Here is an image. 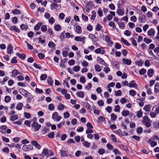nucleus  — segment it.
<instances>
[{
	"mask_svg": "<svg viewBox=\"0 0 159 159\" xmlns=\"http://www.w3.org/2000/svg\"><path fill=\"white\" fill-rule=\"evenodd\" d=\"M61 118L62 117L61 116H58V114L57 112H55L52 114V118L54 121H59Z\"/></svg>",
	"mask_w": 159,
	"mask_h": 159,
	"instance_id": "obj_1",
	"label": "nucleus"
},
{
	"mask_svg": "<svg viewBox=\"0 0 159 159\" xmlns=\"http://www.w3.org/2000/svg\"><path fill=\"white\" fill-rule=\"evenodd\" d=\"M143 122L145 123V125L146 127H149L151 125V123L149 122L150 120L148 118V117L147 116H145L143 117Z\"/></svg>",
	"mask_w": 159,
	"mask_h": 159,
	"instance_id": "obj_2",
	"label": "nucleus"
},
{
	"mask_svg": "<svg viewBox=\"0 0 159 159\" xmlns=\"http://www.w3.org/2000/svg\"><path fill=\"white\" fill-rule=\"evenodd\" d=\"M32 127L34 128L35 131H38L41 127V125L37 122L34 121L32 124Z\"/></svg>",
	"mask_w": 159,
	"mask_h": 159,
	"instance_id": "obj_3",
	"label": "nucleus"
},
{
	"mask_svg": "<svg viewBox=\"0 0 159 159\" xmlns=\"http://www.w3.org/2000/svg\"><path fill=\"white\" fill-rule=\"evenodd\" d=\"M33 147L31 145H24L22 147V149L23 151L26 152L32 150L33 149Z\"/></svg>",
	"mask_w": 159,
	"mask_h": 159,
	"instance_id": "obj_4",
	"label": "nucleus"
},
{
	"mask_svg": "<svg viewBox=\"0 0 159 159\" xmlns=\"http://www.w3.org/2000/svg\"><path fill=\"white\" fill-rule=\"evenodd\" d=\"M138 20L140 23H144L146 21V16L143 14H140L138 17Z\"/></svg>",
	"mask_w": 159,
	"mask_h": 159,
	"instance_id": "obj_5",
	"label": "nucleus"
},
{
	"mask_svg": "<svg viewBox=\"0 0 159 159\" xmlns=\"http://www.w3.org/2000/svg\"><path fill=\"white\" fill-rule=\"evenodd\" d=\"M105 40L107 43L108 45L111 46L113 43V42L110 40L111 38L108 35H106L105 37Z\"/></svg>",
	"mask_w": 159,
	"mask_h": 159,
	"instance_id": "obj_6",
	"label": "nucleus"
},
{
	"mask_svg": "<svg viewBox=\"0 0 159 159\" xmlns=\"http://www.w3.org/2000/svg\"><path fill=\"white\" fill-rule=\"evenodd\" d=\"M86 38L84 37H80L79 36H76L75 38V40L77 41H80L83 43H85V40Z\"/></svg>",
	"mask_w": 159,
	"mask_h": 159,
	"instance_id": "obj_7",
	"label": "nucleus"
},
{
	"mask_svg": "<svg viewBox=\"0 0 159 159\" xmlns=\"http://www.w3.org/2000/svg\"><path fill=\"white\" fill-rule=\"evenodd\" d=\"M155 33V30L153 28H151L148 31V35L149 36L153 37L154 36Z\"/></svg>",
	"mask_w": 159,
	"mask_h": 159,
	"instance_id": "obj_8",
	"label": "nucleus"
},
{
	"mask_svg": "<svg viewBox=\"0 0 159 159\" xmlns=\"http://www.w3.org/2000/svg\"><path fill=\"white\" fill-rule=\"evenodd\" d=\"M138 86L137 84L135 83V81L134 80H132L129 83L128 87H133L137 89Z\"/></svg>",
	"mask_w": 159,
	"mask_h": 159,
	"instance_id": "obj_9",
	"label": "nucleus"
},
{
	"mask_svg": "<svg viewBox=\"0 0 159 159\" xmlns=\"http://www.w3.org/2000/svg\"><path fill=\"white\" fill-rule=\"evenodd\" d=\"M31 143L38 149H40L41 148V146L36 141H32Z\"/></svg>",
	"mask_w": 159,
	"mask_h": 159,
	"instance_id": "obj_10",
	"label": "nucleus"
},
{
	"mask_svg": "<svg viewBox=\"0 0 159 159\" xmlns=\"http://www.w3.org/2000/svg\"><path fill=\"white\" fill-rule=\"evenodd\" d=\"M123 64L127 65H129L131 63V61L130 59L125 58H123L122 59Z\"/></svg>",
	"mask_w": 159,
	"mask_h": 159,
	"instance_id": "obj_11",
	"label": "nucleus"
},
{
	"mask_svg": "<svg viewBox=\"0 0 159 159\" xmlns=\"http://www.w3.org/2000/svg\"><path fill=\"white\" fill-rule=\"evenodd\" d=\"M9 30H14L16 32L19 33L20 32V30L17 27H16L15 25H13L12 26H10L9 27Z\"/></svg>",
	"mask_w": 159,
	"mask_h": 159,
	"instance_id": "obj_12",
	"label": "nucleus"
},
{
	"mask_svg": "<svg viewBox=\"0 0 159 159\" xmlns=\"http://www.w3.org/2000/svg\"><path fill=\"white\" fill-rule=\"evenodd\" d=\"M148 143H149L150 146L152 147H154L157 144V143L156 142L152 141V139H149L148 140Z\"/></svg>",
	"mask_w": 159,
	"mask_h": 159,
	"instance_id": "obj_13",
	"label": "nucleus"
},
{
	"mask_svg": "<svg viewBox=\"0 0 159 159\" xmlns=\"http://www.w3.org/2000/svg\"><path fill=\"white\" fill-rule=\"evenodd\" d=\"M116 13L118 15L120 16H123L124 14V12L122 8L118 9L117 10Z\"/></svg>",
	"mask_w": 159,
	"mask_h": 159,
	"instance_id": "obj_14",
	"label": "nucleus"
},
{
	"mask_svg": "<svg viewBox=\"0 0 159 159\" xmlns=\"http://www.w3.org/2000/svg\"><path fill=\"white\" fill-rule=\"evenodd\" d=\"M101 48L102 50H101V48H100L95 49L94 51L95 52L97 53H101L102 54H104L105 53V51L103 49V48Z\"/></svg>",
	"mask_w": 159,
	"mask_h": 159,
	"instance_id": "obj_15",
	"label": "nucleus"
},
{
	"mask_svg": "<svg viewBox=\"0 0 159 159\" xmlns=\"http://www.w3.org/2000/svg\"><path fill=\"white\" fill-rule=\"evenodd\" d=\"M60 155L61 157H66L68 156L67 151H66L61 150L60 151Z\"/></svg>",
	"mask_w": 159,
	"mask_h": 159,
	"instance_id": "obj_16",
	"label": "nucleus"
},
{
	"mask_svg": "<svg viewBox=\"0 0 159 159\" xmlns=\"http://www.w3.org/2000/svg\"><path fill=\"white\" fill-rule=\"evenodd\" d=\"M97 60L98 62L100 64H101L104 66L106 65V63L100 57H97Z\"/></svg>",
	"mask_w": 159,
	"mask_h": 159,
	"instance_id": "obj_17",
	"label": "nucleus"
},
{
	"mask_svg": "<svg viewBox=\"0 0 159 159\" xmlns=\"http://www.w3.org/2000/svg\"><path fill=\"white\" fill-rule=\"evenodd\" d=\"M7 53L11 54L12 52V48L11 44H9L7 48Z\"/></svg>",
	"mask_w": 159,
	"mask_h": 159,
	"instance_id": "obj_18",
	"label": "nucleus"
},
{
	"mask_svg": "<svg viewBox=\"0 0 159 159\" xmlns=\"http://www.w3.org/2000/svg\"><path fill=\"white\" fill-rule=\"evenodd\" d=\"M7 127L6 125H3L0 128V131L2 133H5Z\"/></svg>",
	"mask_w": 159,
	"mask_h": 159,
	"instance_id": "obj_19",
	"label": "nucleus"
},
{
	"mask_svg": "<svg viewBox=\"0 0 159 159\" xmlns=\"http://www.w3.org/2000/svg\"><path fill=\"white\" fill-rule=\"evenodd\" d=\"M77 96L80 98H83L84 96V92L81 91H78L76 93Z\"/></svg>",
	"mask_w": 159,
	"mask_h": 159,
	"instance_id": "obj_20",
	"label": "nucleus"
},
{
	"mask_svg": "<svg viewBox=\"0 0 159 159\" xmlns=\"http://www.w3.org/2000/svg\"><path fill=\"white\" fill-rule=\"evenodd\" d=\"M75 31L78 34H80L82 32L81 27L79 25H77L75 27Z\"/></svg>",
	"mask_w": 159,
	"mask_h": 159,
	"instance_id": "obj_21",
	"label": "nucleus"
},
{
	"mask_svg": "<svg viewBox=\"0 0 159 159\" xmlns=\"http://www.w3.org/2000/svg\"><path fill=\"white\" fill-rule=\"evenodd\" d=\"M89 37L92 39L93 41H96L98 40V38L94 34H89Z\"/></svg>",
	"mask_w": 159,
	"mask_h": 159,
	"instance_id": "obj_22",
	"label": "nucleus"
},
{
	"mask_svg": "<svg viewBox=\"0 0 159 159\" xmlns=\"http://www.w3.org/2000/svg\"><path fill=\"white\" fill-rule=\"evenodd\" d=\"M12 76L15 77L18 74H20V73L17 69L14 70L12 72Z\"/></svg>",
	"mask_w": 159,
	"mask_h": 159,
	"instance_id": "obj_23",
	"label": "nucleus"
},
{
	"mask_svg": "<svg viewBox=\"0 0 159 159\" xmlns=\"http://www.w3.org/2000/svg\"><path fill=\"white\" fill-rule=\"evenodd\" d=\"M42 25L41 22H39L34 27V30H38L40 29V26Z\"/></svg>",
	"mask_w": 159,
	"mask_h": 159,
	"instance_id": "obj_24",
	"label": "nucleus"
},
{
	"mask_svg": "<svg viewBox=\"0 0 159 159\" xmlns=\"http://www.w3.org/2000/svg\"><path fill=\"white\" fill-rule=\"evenodd\" d=\"M23 106V104L22 102H20L17 104L16 107V108L18 110H21Z\"/></svg>",
	"mask_w": 159,
	"mask_h": 159,
	"instance_id": "obj_25",
	"label": "nucleus"
},
{
	"mask_svg": "<svg viewBox=\"0 0 159 159\" xmlns=\"http://www.w3.org/2000/svg\"><path fill=\"white\" fill-rule=\"evenodd\" d=\"M16 55L22 60L24 59L26 57V55L24 54H20L19 53H17Z\"/></svg>",
	"mask_w": 159,
	"mask_h": 159,
	"instance_id": "obj_26",
	"label": "nucleus"
},
{
	"mask_svg": "<svg viewBox=\"0 0 159 159\" xmlns=\"http://www.w3.org/2000/svg\"><path fill=\"white\" fill-rule=\"evenodd\" d=\"M154 73V71L152 69H149L147 72L148 75L150 77L152 76Z\"/></svg>",
	"mask_w": 159,
	"mask_h": 159,
	"instance_id": "obj_27",
	"label": "nucleus"
},
{
	"mask_svg": "<svg viewBox=\"0 0 159 159\" xmlns=\"http://www.w3.org/2000/svg\"><path fill=\"white\" fill-rule=\"evenodd\" d=\"M152 107L151 105H146L143 108V109L146 111H150Z\"/></svg>",
	"mask_w": 159,
	"mask_h": 159,
	"instance_id": "obj_28",
	"label": "nucleus"
},
{
	"mask_svg": "<svg viewBox=\"0 0 159 159\" xmlns=\"http://www.w3.org/2000/svg\"><path fill=\"white\" fill-rule=\"evenodd\" d=\"M122 115L123 116H126L129 114V111L128 110H124L121 113Z\"/></svg>",
	"mask_w": 159,
	"mask_h": 159,
	"instance_id": "obj_29",
	"label": "nucleus"
},
{
	"mask_svg": "<svg viewBox=\"0 0 159 159\" xmlns=\"http://www.w3.org/2000/svg\"><path fill=\"white\" fill-rule=\"evenodd\" d=\"M143 112L141 110H140L138 112H137L136 116L138 117L139 118H141L143 116Z\"/></svg>",
	"mask_w": 159,
	"mask_h": 159,
	"instance_id": "obj_30",
	"label": "nucleus"
},
{
	"mask_svg": "<svg viewBox=\"0 0 159 159\" xmlns=\"http://www.w3.org/2000/svg\"><path fill=\"white\" fill-rule=\"evenodd\" d=\"M18 118V116L17 115L12 116L10 117V120L11 121H13L17 119Z\"/></svg>",
	"mask_w": 159,
	"mask_h": 159,
	"instance_id": "obj_31",
	"label": "nucleus"
},
{
	"mask_svg": "<svg viewBox=\"0 0 159 159\" xmlns=\"http://www.w3.org/2000/svg\"><path fill=\"white\" fill-rule=\"evenodd\" d=\"M83 146L86 148H89L90 145V143L88 141H85L83 143Z\"/></svg>",
	"mask_w": 159,
	"mask_h": 159,
	"instance_id": "obj_32",
	"label": "nucleus"
},
{
	"mask_svg": "<svg viewBox=\"0 0 159 159\" xmlns=\"http://www.w3.org/2000/svg\"><path fill=\"white\" fill-rule=\"evenodd\" d=\"M95 68L96 71L97 72H100L101 70L100 66L98 64H96L95 66Z\"/></svg>",
	"mask_w": 159,
	"mask_h": 159,
	"instance_id": "obj_33",
	"label": "nucleus"
},
{
	"mask_svg": "<svg viewBox=\"0 0 159 159\" xmlns=\"http://www.w3.org/2000/svg\"><path fill=\"white\" fill-rule=\"evenodd\" d=\"M113 152L114 153L115 155H120L121 153L119 150L116 148H114L113 149Z\"/></svg>",
	"mask_w": 159,
	"mask_h": 159,
	"instance_id": "obj_34",
	"label": "nucleus"
},
{
	"mask_svg": "<svg viewBox=\"0 0 159 159\" xmlns=\"http://www.w3.org/2000/svg\"><path fill=\"white\" fill-rule=\"evenodd\" d=\"M51 9L52 10H53L54 9H57L58 7V5L56 3H54L53 4H52L51 5Z\"/></svg>",
	"mask_w": 159,
	"mask_h": 159,
	"instance_id": "obj_35",
	"label": "nucleus"
},
{
	"mask_svg": "<svg viewBox=\"0 0 159 159\" xmlns=\"http://www.w3.org/2000/svg\"><path fill=\"white\" fill-rule=\"evenodd\" d=\"M114 92L115 93V95L117 96H121L122 94L121 91L120 90H119L117 91H115Z\"/></svg>",
	"mask_w": 159,
	"mask_h": 159,
	"instance_id": "obj_36",
	"label": "nucleus"
},
{
	"mask_svg": "<svg viewBox=\"0 0 159 159\" xmlns=\"http://www.w3.org/2000/svg\"><path fill=\"white\" fill-rule=\"evenodd\" d=\"M12 12L14 14H18L21 13V11L19 10L15 9L12 11Z\"/></svg>",
	"mask_w": 159,
	"mask_h": 159,
	"instance_id": "obj_37",
	"label": "nucleus"
},
{
	"mask_svg": "<svg viewBox=\"0 0 159 159\" xmlns=\"http://www.w3.org/2000/svg\"><path fill=\"white\" fill-rule=\"evenodd\" d=\"M129 94L132 97H134L136 95V92L134 90L132 89L129 91Z\"/></svg>",
	"mask_w": 159,
	"mask_h": 159,
	"instance_id": "obj_38",
	"label": "nucleus"
},
{
	"mask_svg": "<svg viewBox=\"0 0 159 159\" xmlns=\"http://www.w3.org/2000/svg\"><path fill=\"white\" fill-rule=\"evenodd\" d=\"M111 140L113 142L116 143L117 142V139L113 134L111 135Z\"/></svg>",
	"mask_w": 159,
	"mask_h": 159,
	"instance_id": "obj_39",
	"label": "nucleus"
},
{
	"mask_svg": "<svg viewBox=\"0 0 159 159\" xmlns=\"http://www.w3.org/2000/svg\"><path fill=\"white\" fill-rule=\"evenodd\" d=\"M65 121L64 120H63L61 122L58 124L57 125V128L59 129L60 128L62 125L65 124Z\"/></svg>",
	"mask_w": 159,
	"mask_h": 159,
	"instance_id": "obj_40",
	"label": "nucleus"
},
{
	"mask_svg": "<svg viewBox=\"0 0 159 159\" xmlns=\"http://www.w3.org/2000/svg\"><path fill=\"white\" fill-rule=\"evenodd\" d=\"M47 77V75L46 74H42L40 76V79L41 80H45Z\"/></svg>",
	"mask_w": 159,
	"mask_h": 159,
	"instance_id": "obj_41",
	"label": "nucleus"
},
{
	"mask_svg": "<svg viewBox=\"0 0 159 159\" xmlns=\"http://www.w3.org/2000/svg\"><path fill=\"white\" fill-rule=\"evenodd\" d=\"M105 119L102 116H99L98 118V122H102L105 121Z\"/></svg>",
	"mask_w": 159,
	"mask_h": 159,
	"instance_id": "obj_42",
	"label": "nucleus"
},
{
	"mask_svg": "<svg viewBox=\"0 0 159 159\" xmlns=\"http://www.w3.org/2000/svg\"><path fill=\"white\" fill-rule=\"evenodd\" d=\"M108 25L112 27L113 29H116V26L115 25V23L114 22L111 21L110 22L108 23Z\"/></svg>",
	"mask_w": 159,
	"mask_h": 159,
	"instance_id": "obj_43",
	"label": "nucleus"
},
{
	"mask_svg": "<svg viewBox=\"0 0 159 159\" xmlns=\"http://www.w3.org/2000/svg\"><path fill=\"white\" fill-rule=\"evenodd\" d=\"M118 24L119 27L121 29H124L125 27L124 22H118Z\"/></svg>",
	"mask_w": 159,
	"mask_h": 159,
	"instance_id": "obj_44",
	"label": "nucleus"
},
{
	"mask_svg": "<svg viewBox=\"0 0 159 159\" xmlns=\"http://www.w3.org/2000/svg\"><path fill=\"white\" fill-rule=\"evenodd\" d=\"M146 72V70L144 68L141 69L139 71V74L140 75H143Z\"/></svg>",
	"mask_w": 159,
	"mask_h": 159,
	"instance_id": "obj_45",
	"label": "nucleus"
},
{
	"mask_svg": "<svg viewBox=\"0 0 159 159\" xmlns=\"http://www.w3.org/2000/svg\"><path fill=\"white\" fill-rule=\"evenodd\" d=\"M55 107L52 103L49 104L48 106V108L50 111H53Z\"/></svg>",
	"mask_w": 159,
	"mask_h": 159,
	"instance_id": "obj_46",
	"label": "nucleus"
},
{
	"mask_svg": "<svg viewBox=\"0 0 159 159\" xmlns=\"http://www.w3.org/2000/svg\"><path fill=\"white\" fill-rule=\"evenodd\" d=\"M147 51L148 52V53L149 54V55L151 56H152L153 57H154V58L155 59V58L156 57L155 56L154 54L152 51L150 49H148L147 50Z\"/></svg>",
	"mask_w": 159,
	"mask_h": 159,
	"instance_id": "obj_47",
	"label": "nucleus"
},
{
	"mask_svg": "<svg viewBox=\"0 0 159 159\" xmlns=\"http://www.w3.org/2000/svg\"><path fill=\"white\" fill-rule=\"evenodd\" d=\"M23 95L27 98L33 96L31 93L26 91L25 93L23 94Z\"/></svg>",
	"mask_w": 159,
	"mask_h": 159,
	"instance_id": "obj_48",
	"label": "nucleus"
},
{
	"mask_svg": "<svg viewBox=\"0 0 159 159\" xmlns=\"http://www.w3.org/2000/svg\"><path fill=\"white\" fill-rule=\"evenodd\" d=\"M48 46L49 48H54L55 47V44L53 42H50L48 43Z\"/></svg>",
	"mask_w": 159,
	"mask_h": 159,
	"instance_id": "obj_49",
	"label": "nucleus"
},
{
	"mask_svg": "<svg viewBox=\"0 0 159 159\" xmlns=\"http://www.w3.org/2000/svg\"><path fill=\"white\" fill-rule=\"evenodd\" d=\"M49 23L51 25H52L55 22L54 18L53 17H51L48 20Z\"/></svg>",
	"mask_w": 159,
	"mask_h": 159,
	"instance_id": "obj_50",
	"label": "nucleus"
},
{
	"mask_svg": "<svg viewBox=\"0 0 159 159\" xmlns=\"http://www.w3.org/2000/svg\"><path fill=\"white\" fill-rule=\"evenodd\" d=\"M11 100V97L9 96H6L5 97V101L6 103L9 102Z\"/></svg>",
	"mask_w": 159,
	"mask_h": 159,
	"instance_id": "obj_51",
	"label": "nucleus"
},
{
	"mask_svg": "<svg viewBox=\"0 0 159 159\" xmlns=\"http://www.w3.org/2000/svg\"><path fill=\"white\" fill-rule=\"evenodd\" d=\"M47 81H48V83L49 84H50V85H52V84H53V81L52 80V78H51L50 76L47 79Z\"/></svg>",
	"mask_w": 159,
	"mask_h": 159,
	"instance_id": "obj_52",
	"label": "nucleus"
},
{
	"mask_svg": "<svg viewBox=\"0 0 159 159\" xmlns=\"http://www.w3.org/2000/svg\"><path fill=\"white\" fill-rule=\"evenodd\" d=\"M84 106L87 109H89L90 111H91V107L89 104L88 102H85L84 104Z\"/></svg>",
	"mask_w": 159,
	"mask_h": 159,
	"instance_id": "obj_53",
	"label": "nucleus"
},
{
	"mask_svg": "<svg viewBox=\"0 0 159 159\" xmlns=\"http://www.w3.org/2000/svg\"><path fill=\"white\" fill-rule=\"evenodd\" d=\"M144 41L147 43L149 44L152 42V40L150 39H148L147 38H144Z\"/></svg>",
	"mask_w": 159,
	"mask_h": 159,
	"instance_id": "obj_54",
	"label": "nucleus"
},
{
	"mask_svg": "<svg viewBox=\"0 0 159 159\" xmlns=\"http://www.w3.org/2000/svg\"><path fill=\"white\" fill-rule=\"evenodd\" d=\"M118 147L119 148H120V149L125 150H126L127 149V148L126 146L123 145L122 144H119L118 145Z\"/></svg>",
	"mask_w": 159,
	"mask_h": 159,
	"instance_id": "obj_55",
	"label": "nucleus"
},
{
	"mask_svg": "<svg viewBox=\"0 0 159 159\" xmlns=\"http://www.w3.org/2000/svg\"><path fill=\"white\" fill-rule=\"evenodd\" d=\"M121 41L124 44L127 45V46H129L130 45L129 43L127 41L123 38H121Z\"/></svg>",
	"mask_w": 159,
	"mask_h": 159,
	"instance_id": "obj_56",
	"label": "nucleus"
},
{
	"mask_svg": "<svg viewBox=\"0 0 159 159\" xmlns=\"http://www.w3.org/2000/svg\"><path fill=\"white\" fill-rule=\"evenodd\" d=\"M117 116L114 113H112L111 115V120L112 121H115L117 119Z\"/></svg>",
	"mask_w": 159,
	"mask_h": 159,
	"instance_id": "obj_57",
	"label": "nucleus"
},
{
	"mask_svg": "<svg viewBox=\"0 0 159 159\" xmlns=\"http://www.w3.org/2000/svg\"><path fill=\"white\" fill-rule=\"evenodd\" d=\"M48 153V149H47L44 148L42 152V154L44 156H46Z\"/></svg>",
	"mask_w": 159,
	"mask_h": 159,
	"instance_id": "obj_58",
	"label": "nucleus"
},
{
	"mask_svg": "<svg viewBox=\"0 0 159 159\" xmlns=\"http://www.w3.org/2000/svg\"><path fill=\"white\" fill-rule=\"evenodd\" d=\"M64 107V106L62 103H60L58 106L57 109L60 110H63Z\"/></svg>",
	"mask_w": 159,
	"mask_h": 159,
	"instance_id": "obj_59",
	"label": "nucleus"
},
{
	"mask_svg": "<svg viewBox=\"0 0 159 159\" xmlns=\"http://www.w3.org/2000/svg\"><path fill=\"white\" fill-rule=\"evenodd\" d=\"M9 79V78L7 76H5L3 79L2 81H1L0 83L3 85L5 84V83Z\"/></svg>",
	"mask_w": 159,
	"mask_h": 159,
	"instance_id": "obj_60",
	"label": "nucleus"
},
{
	"mask_svg": "<svg viewBox=\"0 0 159 159\" xmlns=\"http://www.w3.org/2000/svg\"><path fill=\"white\" fill-rule=\"evenodd\" d=\"M24 116L25 118L27 119H29L31 117V114L29 113L25 112L24 113Z\"/></svg>",
	"mask_w": 159,
	"mask_h": 159,
	"instance_id": "obj_61",
	"label": "nucleus"
},
{
	"mask_svg": "<svg viewBox=\"0 0 159 159\" xmlns=\"http://www.w3.org/2000/svg\"><path fill=\"white\" fill-rule=\"evenodd\" d=\"M154 128L156 129L159 128V122H155L153 124Z\"/></svg>",
	"mask_w": 159,
	"mask_h": 159,
	"instance_id": "obj_62",
	"label": "nucleus"
},
{
	"mask_svg": "<svg viewBox=\"0 0 159 159\" xmlns=\"http://www.w3.org/2000/svg\"><path fill=\"white\" fill-rule=\"evenodd\" d=\"M105 152V150L103 148L100 149L98 151V153L100 155H103Z\"/></svg>",
	"mask_w": 159,
	"mask_h": 159,
	"instance_id": "obj_63",
	"label": "nucleus"
},
{
	"mask_svg": "<svg viewBox=\"0 0 159 159\" xmlns=\"http://www.w3.org/2000/svg\"><path fill=\"white\" fill-rule=\"evenodd\" d=\"M61 28V26L59 25H57L54 27V29L57 31H59L60 30Z\"/></svg>",
	"mask_w": 159,
	"mask_h": 159,
	"instance_id": "obj_64",
	"label": "nucleus"
}]
</instances>
